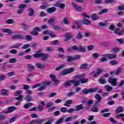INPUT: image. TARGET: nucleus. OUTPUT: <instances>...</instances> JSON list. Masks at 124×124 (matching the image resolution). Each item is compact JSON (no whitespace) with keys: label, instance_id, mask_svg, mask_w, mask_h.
<instances>
[{"label":"nucleus","instance_id":"obj_11","mask_svg":"<svg viewBox=\"0 0 124 124\" xmlns=\"http://www.w3.org/2000/svg\"><path fill=\"white\" fill-rule=\"evenodd\" d=\"M46 11L47 13H54V12H56L57 11V8L55 7H52L51 8H48L47 10Z\"/></svg>","mask_w":124,"mask_h":124},{"label":"nucleus","instance_id":"obj_15","mask_svg":"<svg viewBox=\"0 0 124 124\" xmlns=\"http://www.w3.org/2000/svg\"><path fill=\"white\" fill-rule=\"evenodd\" d=\"M84 37L83 32L79 31L77 33V38L78 39H82Z\"/></svg>","mask_w":124,"mask_h":124},{"label":"nucleus","instance_id":"obj_33","mask_svg":"<svg viewBox=\"0 0 124 124\" xmlns=\"http://www.w3.org/2000/svg\"><path fill=\"white\" fill-rule=\"evenodd\" d=\"M97 14H93L91 15V18H92V20L93 21H96L97 19H98V17H97Z\"/></svg>","mask_w":124,"mask_h":124},{"label":"nucleus","instance_id":"obj_14","mask_svg":"<svg viewBox=\"0 0 124 124\" xmlns=\"http://www.w3.org/2000/svg\"><path fill=\"white\" fill-rule=\"evenodd\" d=\"M77 119V116L69 117L65 119V123H68L72 120H76Z\"/></svg>","mask_w":124,"mask_h":124},{"label":"nucleus","instance_id":"obj_37","mask_svg":"<svg viewBox=\"0 0 124 124\" xmlns=\"http://www.w3.org/2000/svg\"><path fill=\"white\" fill-rule=\"evenodd\" d=\"M88 81H89L88 79L82 78L80 79V83H82V84H85L86 83H88Z\"/></svg>","mask_w":124,"mask_h":124},{"label":"nucleus","instance_id":"obj_22","mask_svg":"<svg viewBox=\"0 0 124 124\" xmlns=\"http://www.w3.org/2000/svg\"><path fill=\"white\" fill-rule=\"evenodd\" d=\"M7 64V62H4L2 64V66L1 67L2 71H5L7 69V67H6V65Z\"/></svg>","mask_w":124,"mask_h":124},{"label":"nucleus","instance_id":"obj_20","mask_svg":"<svg viewBox=\"0 0 124 124\" xmlns=\"http://www.w3.org/2000/svg\"><path fill=\"white\" fill-rule=\"evenodd\" d=\"M36 67L39 68V69H44L45 68V66L41 63H36Z\"/></svg>","mask_w":124,"mask_h":124},{"label":"nucleus","instance_id":"obj_42","mask_svg":"<svg viewBox=\"0 0 124 124\" xmlns=\"http://www.w3.org/2000/svg\"><path fill=\"white\" fill-rule=\"evenodd\" d=\"M65 66L63 64L61 65L59 67L56 68L55 70H56L57 71H59V70L62 69V68H64Z\"/></svg>","mask_w":124,"mask_h":124},{"label":"nucleus","instance_id":"obj_62","mask_svg":"<svg viewBox=\"0 0 124 124\" xmlns=\"http://www.w3.org/2000/svg\"><path fill=\"white\" fill-rule=\"evenodd\" d=\"M34 58L36 59H38L41 58V53H36L34 54Z\"/></svg>","mask_w":124,"mask_h":124},{"label":"nucleus","instance_id":"obj_2","mask_svg":"<svg viewBox=\"0 0 124 124\" xmlns=\"http://www.w3.org/2000/svg\"><path fill=\"white\" fill-rule=\"evenodd\" d=\"M98 90V87H95L93 89H89L88 90L87 88H85L82 90V93L83 94H89V93H95Z\"/></svg>","mask_w":124,"mask_h":124},{"label":"nucleus","instance_id":"obj_23","mask_svg":"<svg viewBox=\"0 0 124 124\" xmlns=\"http://www.w3.org/2000/svg\"><path fill=\"white\" fill-rule=\"evenodd\" d=\"M101 73H102V71H101V69L98 68L97 69V73L93 75V77L95 78L96 77L99 76V75H100Z\"/></svg>","mask_w":124,"mask_h":124},{"label":"nucleus","instance_id":"obj_34","mask_svg":"<svg viewBox=\"0 0 124 124\" xmlns=\"http://www.w3.org/2000/svg\"><path fill=\"white\" fill-rule=\"evenodd\" d=\"M7 116L5 115L1 114L0 115V122H2V121H4L6 119H7Z\"/></svg>","mask_w":124,"mask_h":124},{"label":"nucleus","instance_id":"obj_53","mask_svg":"<svg viewBox=\"0 0 124 124\" xmlns=\"http://www.w3.org/2000/svg\"><path fill=\"white\" fill-rule=\"evenodd\" d=\"M32 103H29L26 104L25 106H24V108L25 109H29V108H30V107H31V106L32 105Z\"/></svg>","mask_w":124,"mask_h":124},{"label":"nucleus","instance_id":"obj_61","mask_svg":"<svg viewBox=\"0 0 124 124\" xmlns=\"http://www.w3.org/2000/svg\"><path fill=\"white\" fill-rule=\"evenodd\" d=\"M27 67H28V68H30V69H34V68H35L34 65L31 64H27Z\"/></svg>","mask_w":124,"mask_h":124},{"label":"nucleus","instance_id":"obj_18","mask_svg":"<svg viewBox=\"0 0 124 124\" xmlns=\"http://www.w3.org/2000/svg\"><path fill=\"white\" fill-rule=\"evenodd\" d=\"M107 58L109 60H113V59H116L117 58V54H108L107 56Z\"/></svg>","mask_w":124,"mask_h":124},{"label":"nucleus","instance_id":"obj_12","mask_svg":"<svg viewBox=\"0 0 124 124\" xmlns=\"http://www.w3.org/2000/svg\"><path fill=\"white\" fill-rule=\"evenodd\" d=\"M49 57V54L46 53H41V58H43L42 61L43 62H45L46 59H48Z\"/></svg>","mask_w":124,"mask_h":124},{"label":"nucleus","instance_id":"obj_1","mask_svg":"<svg viewBox=\"0 0 124 124\" xmlns=\"http://www.w3.org/2000/svg\"><path fill=\"white\" fill-rule=\"evenodd\" d=\"M73 50H75V51H78V52H80L81 53H86L87 51L86 49V47L80 45L78 46H77L76 45L73 46L72 48H69L68 49L69 52H72Z\"/></svg>","mask_w":124,"mask_h":124},{"label":"nucleus","instance_id":"obj_4","mask_svg":"<svg viewBox=\"0 0 124 124\" xmlns=\"http://www.w3.org/2000/svg\"><path fill=\"white\" fill-rule=\"evenodd\" d=\"M118 80H119L118 78H112L109 77L108 78V82L111 84V85L112 86V87H116L117 85H118Z\"/></svg>","mask_w":124,"mask_h":124},{"label":"nucleus","instance_id":"obj_26","mask_svg":"<svg viewBox=\"0 0 124 124\" xmlns=\"http://www.w3.org/2000/svg\"><path fill=\"white\" fill-rule=\"evenodd\" d=\"M91 23H92V21H91L90 20H88L87 18H84L82 20V24H84V25H91Z\"/></svg>","mask_w":124,"mask_h":124},{"label":"nucleus","instance_id":"obj_31","mask_svg":"<svg viewBox=\"0 0 124 124\" xmlns=\"http://www.w3.org/2000/svg\"><path fill=\"white\" fill-rule=\"evenodd\" d=\"M29 13H28L29 16H33L34 15V11L33 9L30 8L29 9Z\"/></svg>","mask_w":124,"mask_h":124},{"label":"nucleus","instance_id":"obj_39","mask_svg":"<svg viewBox=\"0 0 124 124\" xmlns=\"http://www.w3.org/2000/svg\"><path fill=\"white\" fill-rule=\"evenodd\" d=\"M51 45H59L60 44V42H59V40H56L53 41H51Z\"/></svg>","mask_w":124,"mask_h":124},{"label":"nucleus","instance_id":"obj_27","mask_svg":"<svg viewBox=\"0 0 124 124\" xmlns=\"http://www.w3.org/2000/svg\"><path fill=\"white\" fill-rule=\"evenodd\" d=\"M66 58L68 62H72V61H75L74 57L70 55L67 56Z\"/></svg>","mask_w":124,"mask_h":124},{"label":"nucleus","instance_id":"obj_50","mask_svg":"<svg viewBox=\"0 0 124 124\" xmlns=\"http://www.w3.org/2000/svg\"><path fill=\"white\" fill-rule=\"evenodd\" d=\"M69 104H72V100H68L65 102V103L64 104L65 106L68 107L69 106Z\"/></svg>","mask_w":124,"mask_h":124},{"label":"nucleus","instance_id":"obj_6","mask_svg":"<svg viewBox=\"0 0 124 124\" xmlns=\"http://www.w3.org/2000/svg\"><path fill=\"white\" fill-rule=\"evenodd\" d=\"M38 31H41V29L39 27H36L33 29V31L30 32V33L32 35H38L39 34Z\"/></svg>","mask_w":124,"mask_h":124},{"label":"nucleus","instance_id":"obj_25","mask_svg":"<svg viewBox=\"0 0 124 124\" xmlns=\"http://www.w3.org/2000/svg\"><path fill=\"white\" fill-rule=\"evenodd\" d=\"M56 6H58L59 7L61 8V9H64V8H65V4L64 3L60 4V2H58L56 3Z\"/></svg>","mask_w":124,"mask_h":124},{"label":"nucleus","instance_id":"obj_44","mask_svg":"<svg viewBox=\"0 0 124 124\" xmlns=\"http://www.w3.org/2000/svg\"><path fill=\"white\" fill-rule=\"evenodd\" d=\"M80 80L76 81V80L75 79L74 82L73 83V84H74V87H78V86L80 85Z\"/></svg>","mask_w":124,"mask_h":124},{"label":"nucleus","instance_id":"obj_41","mask_svg":"<svg viewBox=\"0 0 124 124\" xmlns=\"http://www.w3.org/2000/svg\"><path fill=\"white\" fill-rule=\"evenodd\" d=\"M9 62L10 63H15V62H17V59L11 58L9 60Z\"/></svg>","mask_w":124,"mask_h":124},{"label":"nucleus","instance_id":"obj_38","mask_svg":"<svg viewBox=\"0 0 124 124\" xmlns=\"http://www.w3.org/2000/svg\"><path fill=\"white\" fill-rule=\"evenodd\" d=\"M109 63L111 65H116V64H118V61L117 60H111L109 62Z\"/></svg>","mask_w":124,"mask_h":124},{"label":"nucleus","instance_id":"obj_64","mask_svg":"<svg viewBox=\"0 0 124 124\" xmlns=\"http://www.w3.org/2000/svg\"><path fill=\"white\" fill-rule=\"evenodd\" d=\"M121 71H122V68H118L117 69L116 72L114 74V75H119V74H120V72H121Z\"/></svg>","mask_w":124,"mask_h":124},{"label":"nucleus","instance_id":"obj_59","mask_svg":"<svg viewBox=\"0 0 124 124\" xmlns=\"http://www.w3.org/2000/svg\"><path fill=\"white\" fill-rule=\"evenodd\" d=\"M61 111L62 113H66L67 112V108L62 107L61 108Z\"/></svg>","mask_w":124,"mask_h":124},{"label":"nucleus","instance_id":"obj_49","mask_svg":"<svg viewBox=\"0 0 124 124\" xmlns=\"http://www.w3.org/2000/svg\"><path fill=\"white\" fill-rule=\"evenodd\" d=\"M8 91L5 89H2L1 90V93H2V95H7V92Z\"/></svg>","mask_w":124,"mask_h":124},{"label":"nucleus","instance_id":"obj_57","mask_svg":"<svg viewBox=\"0 0 124 124\" xmlns=\"http://www.w3.org/2000/svg\"><path fill=\"white\" fill-rule=\"evenodd\" d=\"M22 91L19 90L15 93V96H19V95H21V94H22Z\"/></svg>","mask_w":124,"mask_h":124},{"label":"nucleus","instance_id":"obj_13","mask_svg":"<svg viewBox=\"0 0 124 124\" xmlns=\"http://www.w3.org/2000/svg\"><path fill=\"white\" fill-rule=\"evenodd\" d=\"M99 83L101 85H105L107 83L106 79H104L103 77H101L99 79Z\"/></svg>","mask_w":124,"mask_h":124},{"label":"nucleus","instance_id":"obj_19","mask_svg":"<svg viewBox=\"0 0 124 124\" xmlns=\"http://www.w3.org/2000/svg\"><path fill=\"white\" fill-rule=\"evenodd\" d=\"M50 77L51 79H52L53 82H54L55 84H57V83L59 82V80L57 79V78L55 75H50Z\"/></svg>","mask_w":124,"mask_h":124},{"label":"nucleus","instance_id":"obj_7","mask_svg":"<svg viewBox=\"0 0 124 124\" xmlns=\"http://www.w3.org/2000/svg\"><path fill=\"white\" fill-rule=\"evenodd\" d=\"M16 107L11 106L7 108V111L4 112V114H9L10 113H12V112H14L15 110H16Z\"/></svg>","mask_w":124,"mask_h":124},{"label":"nucleus","instance_id":"obj_36","mask_svg":"<svg viewBox=\"0 0 124 124\" xmlns=\"http://www.w3.org/2000/svg\"><path fill=\"white\" fill-rule=\"evenodd\" d=\"M48 23L52 26H53V25H55V19L54 18L49 19L48 20Z\"/></svg>","mask_w":124,"mask_h":124},{"label":"nucleus","instance_id":"obj_58","mask_svg":"<svg viewBox=\"0 0 124 124\" xmlns=\"http://www.w3.org/2000/svg\"><path fill=\"white\" fill-rule=\"evenodd\" d=\"M22 46V44H17L16 46H11V48L12 49L13 48H15L16 49H18L20 46Z\"/></svg>","mask_w":124,"mask_h":124},{"label":"nucleus","instance_id":"obj_17","mask_svg":"<svg viewBox=\"0 0 124 124\" xmlns=\"http://www.w3.org/2000/svg\"><path fill=\"white\" fill-rule=\"evenodd\" d=\"M101 44L104 46V47L107 48V47H109V46L112 45V43L110 42H104L102 43Z\"/></svg>","mask_w":124,"mask_h":124},{"label":"nucleus","instance_id":"obj_45","mask_svg":"<svg viewBox=\"0 0 124 124\" xmlns=\"http://www.w3.org/2000/svg\"><path fill=\"white\" fill-rule=\"evenodd\" d=\"M2 31L4 33L7 32V33H11V32H12L11 30H10L9 29H3Z\"/></svg>","mask_w":124,"mask_h":124},{"label":"nucleus","instance_id":"obj_51","mask_svg":"<svg viewBox=\"0 0 124 124\" xmlns=\"http://www.w3.org/2000/svg\"><path fill=\"white\" fill-rule=\"evenodd\" d=\"M48 8H49V6L47 4H46L40 6V9H46Z\"/></svg>","mask_w":124,"mask_h":124},{"label":"nucleus","instance_id":"obj_28","mask_svg":"<svg viewBox=\"0 0 124 124\" xmlns=\"http://www.w3.org/2000/svg\"><path fill=\"white\" fill-rule=\"evenodd\" d=\"M65 37L66 38H67V39H71L73 37V36H72V34L70 32H67L65 35Z\"/></svg>","mask_w":124,"mask_h":124},{"label":"nucleus","instance_id":"obj_29","mask_svg":"<svg viewBox=\"0 0 124 124\" xmlns=\"http://www.w3.org/2000/svg\"><path fill=\"white\" fill-rule=\"evenodd\" d=\"M124 107H118L116 110V113H122V112H124Z\"/></svg>","mask_w":124,"mask_h":124},{"label":"nucleus","instance_id":"obj_46","mask_svg":"<svg viewBox=\"0 0 124 124\" xmlns=\"http://www.w3.org/2000/svg\"><path fill=\"white\" fill-rule=\"evenodd\" d=\"M26 39L27 41H31L32 40V37L31 35H27L26 36Z\"/></svg>","mask_w":124,"mask_h":124},{"label":"nucleus","instance_id":"obj_40","mask_svg":"<svg viewBox=\"0 0 124 124\" xmlns=\"http://www.w3.org/2000/svg\"><path fill=\"white\" fill-rule=\"evenodd\" d=\"M80 69H87L88 68V64L84 63L80 65Z\"/></svg>","mask_w":124,"mask_h":124},{"label":"nucleus","instance_id":"obj_43","mask_svg":"<svg viewBox=\"0 0 124 124\" xmlns=\"http://www.w3.org/2000/svg\"><path fill=\"white\" fill-rule=\"evenodd\" d=\"M93 49H94V45H89L87 46V50H88V51H92L93 50Z\"/></svg>","mask_w":124,"mask_h":124},{"label":"nucleus","instance_id":"obj_30","mask_svg":"<svg viewBox=\"0 0 124 124\" xmlns=\"http://www.w3.org/2000/svg\"><path fill=\"white\" fill-rule=\"evenodd\" d=\"M85 74H80V75H77L75 76V78L76 79H82V78H84L85 77Z\"/></svg>","mask_w":124,"mask_h":124},{"label":"nucleus","instance_id":"obj_16","mask_svg":"<svg viewBox=\"0 0 124 124\" xmlns=\"http://www.w3.org/2000/svg\"><path fill=\"white\" fill-rule=\"evenodd\" d=\"M76 109L75 111H80V110H83L84 109V107L83 106V104H80L78 106H76L75 107Z\"/></svg>","mask_w":124,"mask_h":124},{"label":"nucleus","instance_id":"obj_48","mask_svg":"<svg viewBox=\"0 0 124 124\" xmlns=\"http://www.w3.org/2000/svg\"><path fill=\"white\" fill-rule=\"evenodd\" d=\"M63 23L65 25H69V21L68 20V18L67 17H65L63 19Z\"/></svg>","mask_w":124,"mask_h":124},{"label":"nucleus","instance_id":"obj_21","mask_svg":"<svg viewBox=\"0 0 124 124\" xmlns=\"http://www.w3.org/2000/svg\"><path fill=\"white\" fill-rule=\"evenodd\" d=\"M104 88L106 89V91L108 93L110 91H112L113 90V87H112L109 85H106L104 86Z\"/></svg>","mask_w":124,"mask_h":124},{"label":"nucleus","instance_id":"obj_32","mask_svg":"<svg viewBox=\"0 0 124 124\" xmlns=\"http://www.w3.org/2000/svg\"><path fill=\"white\" fill-rule=\"evenodd\" d=\"M23 97L24 96H23V95H19L18 96L15 97V99L18 101H23Z\"/></svg>","mask_w":124,"mask_h":124},{"label":"nucleus","instance_id":"obj_9","mask_svg":"<svg viewBox=\"0 0 124 124\" xmlns=\"http://www.w3.org/2000/svg\"><path fill=\"white\" fill-rule=\"evenodd\" d=\"M72 4L74 9H75V10H76L77 11H82L83 10L82 7L79 6V5H77V4L75 3H73Z\"/></svg>","mask_w":124,"mask_h":124},{"label":"nucleus","instance_id":"obj_10","mask_svg":"<svg viewBox=\"0 0 124 124\" xmlns=\"http://www.w3.org/2000/svg\"><path fill=\"white\" fill-rule=\"evenodd\" d=\"M75 79H72L70 80H67L66 83L64 84L65 87H71V84H73Z\"/></svg>","mask_w":124,"mask_h":124},{"label":"nucleus","instance_id":"obj_47","mask_svg":"<svg viewBox=\"0 0 124 124\" xmlns=\"http://www.w3.org/2000/svg\"><path fill=\"white\" fill-rule=\"evenodd\" d=\"M44 109V108L41 105L38 106L37 108V109L38 111H39V112H42Z\"/></svg>","mask_w":124,"mask_h":124},{"label":"nucleus","instance_id":"obj_8","mask_svg":"<svg viewBox=\"0 0 124 124\" xmlns=\"http://www.w3.org/2000/svg\"><path fill=\"white\" fill-rule=\"evenodd\" d=\"M114 33L118 34V35H123L124 34V28L122 29L121 31H120L119 28L115 30Z\"/></svg>","mask_w":124,"mask_h":124},{"label":"nucleus","instance_id":"obj_60","mask_svg":"<svg viewBox=\"0 0 124 124\" xmlns=\"http://www.w3.org/2000/svg\"><path fill=\"white\" fill-rule=\"evenodd\" d=\"M6 24H14V20L12 19H9L6 21Z\"/></svg>","mask_w":124,"mask_h":124},{"label":"nucleus","instance_id":"obj_24","mask_svg":"<svg viewBox=\"0 0 124 124\" xmlns=\"http://www.w3.org/2000/svg\"><path fill=\"white\" fill-rule=\"evenodd\" d=\"M25 100L27 102H31V100H32V96L28 95L25 97Z\"/></svg>","mask_w":124,"mask_h":124},{"label":"nucleus","instance_id":"obj_56","mask_svg":"<svg viewBox=\"0 0 124 124\" xmlns=\"http://www.w3.org/2000/svg\"><path fill=\"white\" fill-rule=\"evenodd\" d=\"M45 89H46L45 85H43L38 88V91H39V92H42V91H44Z\"/></svg>","mask_w":124,"mask_h":124},{"label":"nucleus","instance_id":"obj_54","mask_svg":"<svg viewBox=\"0 0 124 124\" xmlns=\"http://www.w3.org/2000/svg\"><path fill=\"white\" fill-rule=\"evenodd\" d=\"M67 74H68L67 73V70H62V72L61 73L60 75H61L62 76H63L64 75H67Z\"/></svg>","mask_w":124,"mask_h":124},{"label":"nucleus","instance_id":"obj_3","mask_svg":"<svg viewBox=\"0 0 124 124\" xmlns=\"http://www.w3.org/2000/svg\"><path fill=\"white\" fill-rule=\"evenodd\" d=\"M94 98L96 99V101L94 104V107H95L96 106H99V105H100V103H101L102 97L100 96V94H96L94 95Z\"/></svg>","mask_w":124,"mask_h":124},{"label":"nucleus","instance_id":"obj_52","mask_svg":"<svg viewBox=\"0 0 124 124\" xmlns=\"http://www.w3.org/2000/svg\"><path fill=\"white\" fill-rule=\"evenodd\" d=\"M109 121L112 123V124H117L118 122L115 120V119L113 117H111L109 118Z\"/></svg>","mask_w":124,"mask_h":124},{"label":"nucleus","instance_id":"obj_63","mask_svg":"<svg viewBox=\"0 0 124 124\" xmlns=\"http://www.w3.org/2000/svg\"><path fill=\"white\" fill-rule=\"evenodd\" d=\"M91 111L92 112H94L95 113H96V112H98V111H99V109H98V108H93L91 109Z\"/></svg>","mask_w":124,"mask_h":124},{"label":"nucleus","instance_id":"obj_55","mask_svg":"<svg viewBox=\"0 0 124 124\" xmlns=\"http://www.w3.org/2000/svg\"><path fill=\"white\" fill-rule=\"evenodd\" d=\"M27 6V4H22L19 6L18 8H19V9H24V8H26Z\"/></svg>","mask_w":124,"mask_h":124},{"label":"nucleus","instance_id":"obj_5","mask_svg":"<svg viewBox=\"0 0 124 124\" xmlns=\"http://www.w3.org/2000/svg\"><path fill=\"white\" fill-rule=\"evenodd\" d=\"M25 38V36L22 34H16L12 36V39L14 40H22Z\"/></svg>","mask_w":124,"mask_h":124},{"label":"nucleus","instance_id":"obj_35","mask_svg":"<svg viewBox=\"0 0 124 124\" xmlns=\"http://www.w3.org/2000/svg\"><path fill=\"white\" fill-rule=\"evenodd\" d=\"M109 11V9H104L100 12H99V15H102V14H104V13H107V12Z\"/></svg>","mask_w":124,"mask_h":124}]
</instances>
